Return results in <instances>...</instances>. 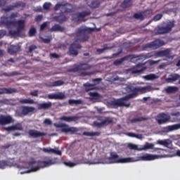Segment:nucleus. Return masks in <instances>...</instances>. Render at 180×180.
Segmentation results:
<instances>
[{"label": "nucleus", "mask_w": 180, "mask_h": 180, "mask_svg": "<svg viewBox=\"0 0 180 180\" xmlns=\"http://www.w3.org/2000/svg\"><path fill=\"white\" fill-rule=\"evenodd\" d=\"M162 158V155H153L150 153H146L143 155L134 158H119V155L116 153H111L110 156L105 159L103 162H93L89 164H115V163H122L124 164L126 162H137V161H154V160H158Z\"/></svg>", "instance_id": "obj_1"}, {"label": "nucleus", "mask_w": 180, "mask_h": 180, "mask_svg": "<svg viewBox=\"0 0 180 180\" xmlns=\"http://www.w3.org/2000/svg\"><path fill=\"white\" fill-rule=\"evenodd\" d=\"M18 13L11 14V17H2L1 22L2 25H6L8 29L9 34L11 36H19L20 32L25 30L24 20L16 21L13 18H18Z\"/></svg>", "instance_id": "obj_2"}, {"label": "nucleus", "mask_w": 180, "mask_h": 180, "mask_svg": "<svg viewBox=\"0 0 180 180\" xmlns=\"http://www.w3.org/2000/svg\"><path fill=\"white\" fill-rule=\"evenodd\" d=\"M132 91V92H135L132 94H129L122 98L115 100L112 103V105L115 106H125V108H129L130 106V103H127L126 101H129V99H131V98H134V96H137V94H146V92H150V91H153V88L151 86H136L134 89H131L130 86L126 87L127 91Z\"/></svg>", "instance_id": "obj_3"}, {"label": "nucleus", "mask_w": 180, "mask_h": 180, "mask_svg": "<svg viewBox=\"0 0 180 180\" xmlns=\"http://www.w3.org/2000/svg\"><path fill=\"white\" fill-rule=\"evenodd\" d=\"M94 32L93 28H88L86 27H82L77 30L76 33L77 40L70 46L69 49V53L72 56H78V51L77 49H81V45H79V41H85L88 40V36L86 33H91Z\"/></svg>", "instance_id": "obj_4"}, {"label": "nucleus", "mask_w": 180, "mask_h": 180, "mask_svg": "<svg viewBox=\"0 0 180 180\" xmlns=\"http://www.w3.org/2000/svg\"><path fill=\"white\" fill-rule=\"evenodd\" d=\"M53 164H56V162L51 159L41 162H36L34 160H32L30 162L31 169L27 172H21L20 174H27V172H36V171H39L41 168H46V167H50L51 165H53Z\"/></svg>", "instance_id": "obj_5"}, {"label": "nucleus", "mask_w": 180, "mask_h": 180, "mask_svg": "<svg viewBox=\"0 0 180 180\" xmlns=\"http://www.w3.org/2000/svg\"><path fill=\"white\" fill-rule=\"evenodd\" d=\"M154 147V143L148 142L145 143V144L141 146V147H139V145L132 143H127V148L129 150H134L136 151H147V150H154V151H157V150H161L162 151H164V149L162 148H155Z\"/></svg>", "instance_id": "obj_6"}, {"label": "nucleus", "mask_w": 180, "mask_h": 180, "mask_svg": "<svg viewBox=\"0 0 180 180\" xmlns=\"http://www.w3.org/2000/svg\"><path fill=\"white\" fill-rule=\"evenodd\" d=\"M54 126L55 127L61 129L62 133H71L72 134H74V133L79 131V129H78L77 127H70L64 123L54 124Z\"/></svg>", "instance_id": "obj_7"}, {"label": "nucleus", "mask_w": 180, "mask_h": 180, "mask_svg": "<svg viewBox=\"0 0 180 180\" xmlns=\"http://www.w3.org/2000/svg\"><path fill=\"white\" fill-rule=\"evenodd\" d=\"M174 26H175V25L174 24L173 21L169 22L167 23L165 27H158L155 34H164V33H168V32H171Z\"/></svg>", "instance_id": "obj_8"}, {"label": "nucleus", "mask_w": 180, "mask_h": 180, "mask_svg": "<svg viewBox=\"0 0 180 180\" xmlns=\"http://www.w3.org/2000/svg\"><path fill=\"white\" fill-rule=\"evenodd\" d=\"M54 9L55 11H58V9H60L62 13H69L72 11V6L65 3H60L56 4Z\"/></svg>", "instance_id": "obj_9"}, {"label": "nucleus", "mask_w": 180, "mask_h": 180, "mask_svg": "<svg viewBox=\"0 0 180 180\" xmlns=\"http://www.w3.org/2000/svg\"><path fill=\"white\" fill-rule=\"evenodd\" d=\"M165 45V42L164 41L158 39L149 44H147L145 46V49H150L151 50H155L159 49V47H162V46Z\"/></svg>", "instance_id": "obj_10"}, {"label": "nucleus", "mask_w": 180, "mask_h": 180, "mask_svg": "<svg viewBox=\"0 0 180 180\" xmlns=\"http://www.w3.org/2000/svg\"><path fill=\"white\" fill-rule=\"evenodd\" d=\"M155 119L158 124H164V123H167V122L169 121L171 117L167 114L162 113L158 115Z\"/></svg>", "instance_id": "obj_11"}, {"label": "nucleus", "mask_w": 180, "mask_h": 180, "mask_svg": "<svg viewBox=\"0 0 180 180\" xmlns=\"http://www.w3.org/2000/svg\"><path fill=\"white\" fill-rule=\"evenodd\" d=\"M180 79V75L177 73L172 74L169 75L167 78L165 79V81L167 82V84H171L172 82H176Z\"/></svg>", "instance_id": "obj_12"}, {"label": "nucleus", "mask_w": 180, "mask_h": 180, "mask_svg": "<svg viewBox=\"0 0 180 180\" xmlns=\"http://www.w3.org/2000/svg\"><path fill=\"white\" fill-rule=\"evenodd\" d=\"M92 66L88 65L86 63L81 64L77 66L76 68H73L72 71L73 72H77V71H86V70H91Z\"/></svg>", "instance_id": "obj_13"}, {"label": "nucleus", "mask_w": 180, "mask_h": 180, "mask_svg": "<svg viewBox=\"0 0 180 180\" xmlns=\"http://www.w3.org/2000/svg\"><path fill=\"white\" fill-rule=\"evenodd\" d=\"M13 123V119L10 115H1L0 116V124H10Z\"/></svg>", "instance_id": "obj_14"}, {"label": "nucleus", "mask_w": 180, "mask_h": 180, "mask_svg": "<svg viewBox=\"0 0 180 180\" xmlns=\"http://www.w3.org/2000/svg\"><path fill=\"white\" fill-rule=\"evenodd\" d=\"M49 99H55V100H61L65 99V94L62 92L56 93V94H50L48 95Z\"/></svg>", "instance_id": "obj_15"}, {"label": "nucleus", "mask_w": 180, "mask_h": 180, "mask_svg": "<svg viewBox=\"0 0 180 180\" xmlns=\"http://www.w3.org/2000/svg\"><path fill=\"white\" fill-rule=\"evenodd\" d=\"M41 150L44 153H47L48 154H56L57 155H61V150H59L57 148H43Z\"/></svg>", "instance_id": "obj_16"}, {"label": "nucleus", "mask_w": 180, "mask_h": 180, "mask_svg": "<svg viewBox=\"0 0 180 180\" xmlns=\"http://www.w3.org/2000/svg\"><path fill=\"white\" fill-rule=\"evenodd\" d=\"M28 133L30 137H33L34 139H37V137H43V136H46L44 132H40L34 129L30 130Z\"/></svg>", "instance_id": "obj_17"}, {"label": "nucleus", "mask_w": 180, "mask_h": 180, "mask_svg": "<svg viewBox=\"0 0 180 180\" xmlns=\"http://www.w3.org/2000/svg\"><path fill=\"white\" fill-rule=\"evenodd\" d=\"M53 106V103L50 101L46 103H42L37 105V108L39 110H47L48 109H50Z\"/></svg>", "instance_id": "obj_18"}, {"label": "nucleus", "mask_w": 180, "mask_h": 180, "mask_svg": "<svg viewBox=\"0 0 180 180\" xmlns=\"http://www.w3.org/2000/svg\"><path fill=\"white\" fill-rule=\"evenodd\" d=\"M18 92V90L16 89H12V88H0V95L4 94H16Z\"/></svg>", "instance_id": "obj_19"}, {"label": "nucleus", "mask_w": 180, "mask_h": 180, "mask_svg": "<svg viewBox=\"0 0 180 180\" xmlns=\"http://www.w3.org/2000/svg\"><path fill=\"white\" fill-rule=\"evenodd\" d=\"M79 117L77 116H62L60 118V120H63V122H68V123H71V122H77Z\"/></svg>", "instance_id": "obj_20"}, {"label": "nucleus", "mask_w": 180, "mask_h": 180, "mask_svg": "<svg viewBox=\"0 0 180 180\" xmlns=\"http://www.w3.org/2000/svg\"><path fill=\"white\" fill-rule=\"evenodd\" d=\"M19 103H21L22 105H34V103H37V102L29 98H20Z\"/></svg>", "instance_id": "obj_21"}, {"label": "nucleus", "mask_w": 180, "mask_h": 180, "mask_svg": "<svg viewBox=\"0 0 180 180\" xmlns=\"http://www.w3.org/2000/svg\"><path fill=\"white\" fill-rule=\"evenodd\" d=\"M143 64H139L136 66L130 69V71L132 74H139V72H141V71H144V68L143 67Z\"/></svg>", "instance_id": "obj_22"}, {"label": "nucleus", "mask_w": 180, "mask_h": 180, "mask_svg": "<svg viewBox=\"0 0 180 180\" xmlns=\"http://www.w3.org/2000/svg\"><path fill=\"white\" fill-rule=\"evenodd\" d=\"M36 108L34 107H30V106H22V115H29V113H32V112H34Z\"/></svg>", "instance_id": "obj_23"}, {"label": "nucleus", "mask_w": 180, "mask_h": 180, "mask_svg": "<svg viewBox=\"0 0 180 180\" xmlns=\"http://www.w3.org/2000/svg\"><path fill=\"white\" fill-rule=\"evenodd\" d=\"M169 54H171V49H169L158 51L156 53L159 57H167Z\"/></svg>", "instance_id": "obj_24"}, {"label": "nucleus", "mask_w": 180, "mask_h": 180, "mask_svg": "<svg viewBox=\"0 0 180 180\" xmlns=\"http://www.w3.org/2000/svg\"><path fill=\"white\" fill-rule=\"evenodd\" d=\"M180 129V124H176L173 125L167 126L165 128V131H174V130H178Z\"/></svg>", "instance_id": "obj_25"}, {"label": "nucleus", "mask_w": 180, "mask_h": 180, "mask_svg": "<svg viewBox=\"0 0 180 180\" xmlns=\"http://www.w3.org/2000/svg\"><path fill=\"white\" fill-rule=\"evenodd\" d=\"M179 88L174 86H169L165 89V91L167 94H175V92H178Z\"/></svg>", "instance_id": "obj_26"}, {"label": "nucleus", "mask_w": 180, "mask_h": 180, "mask_svg": "<svg viewBox=\"0 0 180 180\" xmlns=\"http://www.w3.org/2000/svg\"><path fill=\"white\" fill-rule=\"evenodd\" d=\"M20 50V47L19 46H13L11 45L8 50V53L9 54H15V53H18Z\"/></svg>", "instance_id": "obj_27"}, {"label": "nucleus", "mask_w": 180, "mask_h": 180, "mask_svg": "<svg viewBox=\"0 0 180 180\" xmlns=\"http://www.w3.org/2000/svg\"><path fill=\"white\" fill-rule=\"evenodd\" d=\"M126 136H128V137H133L135 139H138V140H143L144 139V136L143 134H136L133 132L127 133Z\"/></svg>", "instance_id": "obj_28"}, {"label": "nucleus", "mask_w": 180, "mask_h": 180, "mask_svg": "<svg viewBox=\"0 0 180 180\" xmlns=\"http://www.w3.org/2000/svg\"><path fill=\"white\" fill-rule=\"evenodd\" d=\"M157 144L160 146H164L165 147H168L171 144V140L165 139V140H158L157 141Z\"/></svg>", "instance_id": "obj_29"}, {"label": "nucleus", "mask_w": 180, "mask_h": 180, "mask_svg": "<svg viewBox=\"0 0 180 180\" xmlns=\"http://www.w3.org/2000/svg\"><path fill=\"white\" fill-rule=\"evenodd\" d=\"M87 5H89L90 8H98V6H99V1L96 0H87Z\"/></svg>", "instance_id": "obj_30"}, {"label": "nucleus", "mask_w": 180, "mask_h": 180, "mask_svg": "<svg viewBox=\"0 0 180 180\" xmlns=\"http://www.w3.org/2000/svg\"><path fill=\"white\" fill-rule=\"evenodd\" d=\"M50 32H64V27L59 25H55L51 27Z\"/></svg>", "instance_id": "obj_31"}, {"label": "nucleus", "mask_w": 180, "mask_h": 180, "mask_svg": "<svg viewBox=\"0 0 180 180\" xmlns=\"http://www.w3.org/2000/svg\"><path fill=\"white\" fill-rule=\"evenodd\" d=\"M83 136H86L87 137H94L95 136H101V133L99 132H94V131H84L83 133Z\"/></svg>", "instance_id": "obj_32"}, {"label": "nucleus", "mask_w": 180, "mask_h": 180, "mask_svg": "<svg viewBox=\"0 0 180 180\" xmlns=\"http://www.w3.org/2000/svg\"><path fill=\"white\" fill-rule=\"evenodd\" d=\"M143 78L146 81H153V79H157V78H158V77H157V75H155L154 74H150V75L144 76Z\"/></svg>", "instance_id": "obj_33"}, {"label": "nucleus", "mask_w": 180, "mask_h": 180, "mask_svg": "<svg viewBox=\"0 0 180 180\" xmlns=\"http://www.w3.org/2000/svg\"><path fill=\"white\" fill-rule=\"evenodd\" d=\"M144 120H148V117H140L134 118L131 120V123H139V122H143Z\"/></svg>", "instance_id": "obj_34"}, {"label": "nucleus", "mask_w": 180, "mask_h": 180, "mask_svg": "<svg viewBox=\"0 0 180 180\" xmlns=\"http://www.w3.org/2000/svg\"><path fill=\"white\" fill-rule=\"evenodd\" d=\"M151 57H153L151 55H141L134 58L137 61L138 60H147V58H151Z\"/></svg>", "instance_id": "obj_35"}, {"label": "nucleus", "mask_w": 180, "mask_h": 180, "mask_svg": "<svg viewBox=\"0 0 180 180\" xmlns=\"http://www.w3.org/2000/svg\"><path fill=\"white\" fill-rule=\"evenodd\" d=\"M103 126H108L109 124H113V119L112 118H105L103 120Z\"/></svg>", "instance_id": "obj_36"}, {"label": "nucleus", "mask_w": 180, "mask_h": 180, "mask_svg": "<svg viewBox=\"0 0 180 180\" xmlns=\"http://www.w3.org/2000/svg\"><path fill=\"white\" fill-rule=\"evenodd\" d=\"M70 105H82L84 102L82 100H69Z\"/></svg>", "instance_id": "obj_37"}, {"label": "nucleus", "mask_w": 180, "mask_h": 180, "mask_svg": "<svg viewBox=\"0 0 180 180\" xmlns=\"http://www.w3.org/2000/svg\"><path fill=\"white\" fill-rule=\"evenodd\" d=\"M129 6H131V0H124L122 4V8H129Z\"/></svg>", "instance_id": "obj_38"}, {"label": "nucleus", "mask_w": 180, "mask_h": 180, "mask_svg": "<svg viewBox=\"0 0 180 180\" xmlns=\"http://www.w3.org/2000/svg\"><path fill=\"white\" fill-rule=\"evenodd\" d=\"M84 86H85L86 91H92L95 88V85L91 84L89 83H86L84 84Z\"/></svg>", "instance_id": "obj_39"}, {"label": "nucleus", "mask_w": 180, "mask_h": 180, "mask_svg": "<svg viewBox=\"0 0 180 180\" xmlns=\"http://www.w3.org/2000/svg\"><path fill=\"white\" fill-rule=\"evenodd\" d=\"M126 57L117 59L114 62V65H120L124 61H126Z\"/></svg>", "instance_id": "obj_40"}, {"label": "nucleus", "mask_w": 180, "mask_h": 180, "mask_svg": "<svg viewBox=\"0 0 180 180\" xmlns=\"http://www.w3.org/2000/svg\"><path fill=\"white\" fill-rule=\"evenodd\" d=\"M13 129L14 130V131L16 130L22 131L23 130V127H22L21 124H15L13 125Z\"/></svg>", "instance_id": "obj_41"}, {"label": "nucleus", "mask_w": 180, "mask_h": 180, "mask_svg": "<svg viewBox=\"0 0 180 180\" xmlns=\"http://www.w3.org/2000/svg\"><path fill=\"white\" fill-rule=\"evenodd\" d=\"M36 34V28L31 27L29 31V36L30 37H33Z\"/></svg>", "instance_id": "obj_42"}, {"label": "nucleus", "mask_w": 180, "mask_h": 180, "mask_svg": "<svg viewBox=\"0 0 180 180\" xmlns=\"http://www.w3.org/2000/svg\"><path fill=\"white\" fill-rule=\"evenodd\" d=\"M63 84H64V82L61 80H58L52 84V86H60V85H63Z\"/></svg>", "instance_id": "obj_43"}, {"label": "nucleus", "mask_w": 180, "mask_h": 180, "mask_svg": "<svg viewBox=\"0 0 180 180\" xmlns=\"http://www.w3.org/2000/svg\"><path fill=\"white\" fill-rule=\"evenodd\" d=\"M89 12H82L78 14V19H82V18H85V16L89 15Z\"/></svg>", "instance_id": "obj_44"}, {"label": "nucleus", "mask_w": 180, "mask_h": 180, "mask_svg": "<svg viewBox=\"0 0 180 180\" xmlns=\"http://www.w3.org/2000/svg\"><path fill=\"white\" fill-rule=\"evenodd\" d=\"M94 126L96 127H103V121L99 122V121H96L94 122Z\"/></svg>", "instance_id": "obj_45"}, {"label": "nucleus", "mask_w": 180, "mask_h": 180, "mask_svg": "<svg viewBox=\"0 0 180 180\" xmlns=\"http://www.w3.org/2000/svg\"><path fill=\"white\" fill-rule=\"evenodd\" d=\"M5 167H12V165H9L8 164H6V162L5 161H2L0 162V168L1 169H4V168H5Z\"/></svg>", "instance_id": "obj_46"}, {"label": "nucleus", "mask_w": 180, "mask_h": 180, "mask_svg": "<svg viewBox=\"0 0 180 180\" xmlns=\"http://www.w3.org/2000/svg\"><path fill=\"white\" fill-rule=\"evenodd\" d=\"M64 164L67 167H75V165H77V163H74V162H70V161H69V162H64Z\"/></svg>", "instance_id": "obj_47"}, {"label": "nucleus", "mask_w": 180, "mask_h": 180, "mask_svg": "<svg viewBox=\"0 0 180 180\" xmlns=\"http://www.w3.org/2000/svg\"><path fill=\"white\" fill-rule=\"evenodd\" d=\"M162 18V14H158L153 17V20L155 22H157V21L161 20Z\"/></svg>", "instance_id": "obj_48"}, {"label": "nucleus", "mask_w": 180, "mask_h": 180, "mask_svg": "<svg viewBox=\"0 0 180 180\" xmlns=\"http://www.w3.org/2000/svg\"><path fill=\"white\" fill-rule=\"evenodd\" d=\"M108 49H110V48L108 47V45H105L104 48L98 49H97V51H98V53H103V51H105V50H108Z\"/></svg>", "instance_id": "obj_49"}, {"label": "nucleus", "mask_w": 180, "mask_h": 180, "mask_svg": "<svg viewBox=\"0 0 180 180\" xmlns=\"http://www.w3.org/2000/svg\"><path fill=\"white\" fill-rule=\"evenodd\" d=\"M135 19H140L141 20L143 19V15L141 13H136L134 15Z\"/></svg>", "instance_id": "obj_50"}, {"label": "nucleus", "mask_w": 180, "mask_h": 180, "mask_svg": "<svg viewBox=\"0 0 180 180\" xmlns=\"http://www.w3.org/2000/svg\"><path fill=\"white\" fill-rule=\"evenodd\" d=\"M44 124H48L49 126H51V124H53V122L50 119H45L44 121Z\"/></svg>", "instance_id": "obj_51"}, {"label": "nucleus", "mask_w": 180, "mask_h": 180, "mask_svg": "<svg viewBox=\"0 0 180 180\" xmlns=\"http://www.w3.org/2000/svg\"><path fill=\"white\" fill-rule=\"evenodd\" d=\"M14 8H15V6H11L7 8H3V11H4L5 12H9V11H13Z\"/></svg>", "instance_id": "obj_52"}, {"label": "nucleus", "mask_w": 180, "mask_h": 180, "mask_svg": "<svg viewBox=\"0 0 180 180\" xmlns=\"http://www.w3.org/2000/svg\"><path fill=\"white\" fill-rule=\"evenodd\" d=\"M31 96H39V91L34 90V91L30 92Z\"/></svg>", "instance_id": "obj_53"}, {"label": "nucleus", "mask_w": 180, "mask_h": 180, "mask_svg": "<svg viewBox=\"0 0 180 180\" xmlns=\"http://www.w3.org/2000/svg\"><path fill=\"white\" fill-rule=\"evenodd\" d=\"M148 63L150 65H154V64H158L160 63V60H148Z\"/></svg>", "instance_id": "obj_54"}, {"label": "nucleus", "mask_w": 180, "mask_h": 180, "mask_svg": "<svg viewBox=\"0 0 180 180\" xmlns=\"http://www.w3.org/2000/svg\"><path fill=\"white\" fill-rule=\"evenodd\" d=\"M50 6H51V3H45L44 4V9H50Z\"/></svg>", "instance_id": "obj_55"}, {"label": "nucleus", "mask_w": 180, "mask_h": 180, "mask_svg": "<svg viewBox=\"0 0 180 180\" xmlns=\"http://www.w3.org/2000/svg\"><path fill=\"white\" fill-rule=\"evenodd\" d=\"M172 116H175L176 117H179L180 112L179 111H175L171 113Z\"/></svg>", "instance_id": "obj_56"}, {"label": "nucleus", "mask_w": 180, "mask_h": 180, "mask_svg": "<svg viewBox=\"0 0 180 180\" xmlns=\"http://www.w3.org/2000/svg\"><path fill=\"white\" fill-rule=\"evenodd\" d=\"M37 49V47L35 45H32L29 48V51H30V53H32V51H33V50H36Z\"/></svg>", "instance_id": "obj_57"}, {"label": "nucleus", "mask_w": 180, "mask_h": 180, "mask_svg": "<svg viewBox=\"0 0 180 180\" xmlns=\"http://www.w3.org/2000/svg\"><path fill=\"white\" fill-rule=\"evenodd\" d=\"M6 34V32L5 30H0V39H2Z\"/></svg>", "instance_id": "obj_58"}, {"label": "nucleus", "mask_w": 180, "mask_h": 180, "mask_svg": "<svg viewBox=\"0 0 180 180\" xmlns=\"http://www.w3.org/2000/svg\"><path fill=\"white\" fill-rule=\"evenodd\" d=\"M4 130L6 131H14L13 125L11 127L4 128Z\"/></svg>", "instance_id": "obj_59"}, {"label": "nucleus", "mask_w": 180, "mask_h": 180, "mask_svg": "<svg viewBox=\"0 0 180 180\" xmlns=\"http://www.w3.org/2000/svg\"><path fill=\"white\" fill-rule=\"evenodd\" d=\"M46 27H47V22H44L40 27V30H44Z\"/></svg>", "instance_id": "obj_60"}, {"label": "nucleus", "mask_w": 180, "mask_h": 180, "mask_svg": "<svg viewBox=\"0 0 180 180\" xmlns=\"http://www.w3.org/2000/svg\"><path fill=\"white\" fill-rule=\"evenodd\" d=\"M6 5V0H0V6H5Z\"/></svg>", "instance_id": "obj_61"}, {"label": "nucleus", "mask_w": 180, "mask_h": 180, "mask_svg": "<svg viewBox=\"0 0 180 180\" xmlns=\"http://www.w3.org/2000/svg\"><path fill=\"white\" fill-rule=\"evenodd\" d=\"M145 15H153V10H147L145 11Z\"/></svg>", "instance_id": "obj_62"}, {"label": "nucleus", "mask_w": 180, "mask_h": 180, "mask_svg": "<svg viewBox=\"0 0 180 180\" xmlns=\"http://www.w3.org/2000/svg\"><path fill=\"white\" fill-rule=\"evenodd\" d=\"M41 19H43L42 15H37V18H36L37 22H40V20H41Z\"/></svg>", "instance_id": "obj_63"}, {"label": "nucleus", "mask_w": 180, "mask_h": 180, "mask_svg": "<svg viewBox=\"0 0 180 180\" xmlns=\"http://www.w3.org/2000/svg\"><path fill=\"white\" fill-rule=\"evenodd\" d=\"M43 40L45 43H47V44H49V43H50V41H51V39H44Z\"/></svg>", "instance_id": "obj_64"}]
</instances>
